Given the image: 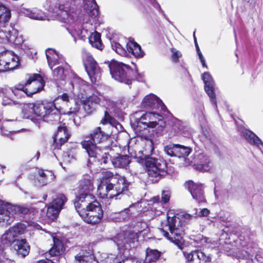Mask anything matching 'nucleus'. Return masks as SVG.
Returning a JSON list of instances; mask_svg holds the SVG:
<instances>
[{"label":"nucleus","mask_w":263,"mask_h":263,"mask_svg":"<svg viewBox=\"0 0 263 263\" xmlns=\"http://www.w3.org/2000/svg\"><path fill=\"white\" fill-rule=\"evenodd\" d=\"M160 252L157 250L147 249L146 251L145 262H155L160 257Z\"/></svg>","instance_id":"a19ab883"},{"label":"nucleus","mask_w":263,"mask_h":263,"mask_svg":"<svg viewBox=\"0 0 263 263\" xmlns=\"http://www.w3.org/2000/svg\"><path fill=\"white\" fill-rule=\"evenodd\" d=\"M92 3L91 7H93L92 9L89 10L87 14H85V18L84 19L85 23L88 24V26L92 29V23L91 21L95 18L99 13L98 6L97 5L95 0H90Z\"/></svg>","instance_id":"7c9ffc66"},{"label":"nucleus","mask_w":263,"mask_h":263,"mask_svg":"<svg viewBox=\"0 0 263 263\" xmlns=\"http://www.w3.org/2000/svg\"><path fill=\"white\" fill-rule=\"evenodd\" d=\"M177 150V144H170L164 147L166 154L170 156H176Z\"/></svg>","instance_id":"603ef678"},{"label":"nucleus","mask_w":263,"mask_h":263,"mask_svg":"<svg viewBox=\"0 0 263 263\" xmlns=\"http://www.w3.org/2000/svg\"><path fill=\"white\" fill-rule=\"evenodd\" d=\"M3 62L7 66L9 71L16 68L20 64L19 58L11 51H6L3 52Z\"/></svg>","instance_id":"a878e982"},{"label":"nucleus","mask_w":263,"mask_h":263,"mask_svg":"<svg viewBox=\"0 0 263 263\" xmlns=\"http://www.w3.org/2000/svg\"><path fill=\"white\" fill-rule=\"evenodd\" d=\"M46 5L49 13L53 17L69 26L67 29L72 36L79 34V31H77L76 28L78 13L74 8L62 4L59 0H47Z\"/></svg>","instance_id":"7ed1b4c3"},{"label":"nucleus","mask_w":263,"mask_h":263,"mask_svg":"<svg viewBox=\"0 0 263 263\" xmlns=\"http://www.w3.org/2000/svg\"><path fill=\"white\" fill-rule=\"evenodd\" d=\"M4 58L3 52L0 53V71H9L7 68V66L5 64V63L3 62V59Z\"/></svg>","instance_id":"4d7b16f0"},{"label":"nucleus","mask_w":263,"mask_h":263,"mask_svg":"<svg viewBox=\"0 0 263 263\" xmlns=\"http://www.w3.org/2000/svg\"><path fill=\"white\" fill-rule=\"evenodd\" d=\"M112 165L115 167L125 168L130 163V160L127 155H118L111 159Z\"/></svg>","instance_id":"72a5a7b5"},{"label":"nucleus","mask_w":263,"mask_h":263,"mask_svg":"<svg viewBox=\"0 0 263 263\" xmlns=\"http://www.w3.org/2000/svg\"><path fill=\"white\" fill-rule=\"evenodd\" d=\"M69 65L67 63L60 65L52 71L53 79L55 81L64 80L69 73Z\"/></svg>","instance_id":"cd10ccee"},{"label":"nucleus","mask_w":263,"mask_h":263,"mask_svg":"<svg viewBox=\"0 0 263 263\" xmlns=\"http://www.w3.org/2000/svg\"><path fill=\"white\" fill-rule=\"evenodd\" d=\"M44 103L25 104L22 106L24 118L33 120L34 116L39 120L47 122V116Z\"/></svg>","instance_id":"9b49d317"},{"label":"nucleus","mask_w":263,"mask_h":263,"mask_svg":"<svg viewBox=\"0 0 263 263\" xmlns=\"http://www.w3.org/2000/svg\"><path fill=\"white\" fill-rule=\"evenodd\" d=\"M209 213L210 211L206 208H204L200 209L198 213L196 212L195 217H205ZM194 217V215L183 212H178L174 210H170L167 213L166 225V227H167L170 231V233L164 230V228L160 229L159 230L167 239L180 247L186 226Z\"/></svg>","instance_id":"f257e3e1"},{"label":"nucleus","mask_w":263,"mask_h":263,"mask_svg":"<svg viewBox=\"0 0 263 263\" xmlns=\"http://www.w3.org/2000/svg\"><path fill=\"white\" fill-rule=\"evenodd\" d=\"M185 185L194 199L199 203L204 201L202 186L201 184L189 181L186 182Z\"/></svg>","instance_id":"5701e85b"},{"label":"nucleus","mask_w":263,"mask_h":263,"mask_svg":"<svg viewBox=\"0 0 263 263\" xmlns=\"http://www.w3.org/2000/svg\"><path fill=\"white\" fill-rule=\"evenodd\" d=\"M69 136L66 126L65 124H63L59 126L58 132L54 138V141L57 144L61 145L67 141Z\"/></svg>","instance_id":"c85d7f7f"},{"label":"nucleus","mask_w":263,"mask_h":263,"mask_svg":"<svg viewBox=\"0 0 263 263\" xmlns=\"http://www.w3.org/2000/svg\"><path fill=\"white\" fill-rule=\"evenodd\" d=\"M194 41H195V45H196V49H197V52H198V54L199 55V53L201 52V51H200L199 46H198V44L197 43L196 38L195 37V32H194Z\"/></svg>","instance_id":"338daca9"},{"label":"nucleus","mask_w":263,"mask_h":263,"mask_svg":"<svg viewBox=\"0 0 263 263\" xmlns=\"http://www.w3.org/2000/svg\"><path fill=\"white\" fill-rule=\"evenodd\" d=\"M44 104L47 110V122L59 121L60 113L76 115L80 109L78 103L66 93L59 96L53 102L44 103Z\"/></svg>","instance_id":"f03ea898"},{"label":"nucleus","mask_w":263,"mask_h":263,"mask_svg":"<svg viewBox=\"0 0 263 263\" xmlns=\"http://www.w3.org/2000/svg\"><path fill=\"white\" fill-rule=\"evenodd\" d=\"M146 169L149 177L156 182L169 173L165 161L151 158L146 160Z\"/></svg>","instance_id":"1a4fd4ad"},{"label":"nucleus","mask_w":263,"mask_h":263,"mask_svg":"<svg viewBox=\"0 0 263 263\" xmlns=\"http://www.w3.org/2000/svg\"><path fill=\"white\" fill-rule=\"evenodd\" d=\"M101 105L104 106L109 111L114 110V109L115 107V103L113 101L108 99L103 100Z\"/></svg>","instance_id":"864d4df0"},{"label":"nucleus","mask_w":263,"mask_h":263,"mask_svg":"<svg viewBox=\"0 0 263 263\" xmlns=\"http://www.w3.org/2000/svg\"><path fill=\"white\" fill-rule=\"evenodd\" d=\"M104 118H105L106 120L108 121L109 122V123H111V120L112 119L111 117L110 116V115L108 114V111H105Z\"/></svg>","instance_id":"680f3d73"},{"label":"nucleus","mask_w":263,"mask_h":263,"mask_svg":"<svg viewBox=\"0 0 263 263\" xmlns=\"http://www.w3.org/2000/svg\"><path fill=\"white\" fill-rule=\"evenodd\" d=\"M172 52L173 53L172 58L173 61L175 62H177L178 61V59L181 56V52L174 48L172 49Z\"/></svg>","instance_id":"13d9d810"},{"label":"nucleus","mask_w":263,"mask_h":263,"mask_svg":"<svg viewBox=\"0 0 263 263\" xmlns=\"http://www.w3.org/2000/svg\"><path fill=\"white\" fill-rule=\"evenodd\" d=\"M191 151V149L189 147L177 144V150L176 157L179 158L186 157L189 155Z\"/></svg>","instance_id":"8fccbe9b"},{"label":"nucleus","mask_w":263,"mask_h":263,"mask_svg":"<svg viewBox=\"0 0 263 263\" xmlns=\"http://www.w3.org/2000/svg\"><path fill=\"white\" fill-rule=\"evenodd\" d=\"M109 135L101 130L100 127H97L90 134L91 140L84 141L82 145L88 155V163L95 161L96 159L99 160L102 154L101 149L96 145L97 143L103 142L108 139Z\"/></svg>","instance_id":"39448f33"},{"label":"nucleus","mask_w":263,"mask_h":263,"mask_svg":"<svg viewBox=\"0 0 263 263\" xmlns=\"http://www.w3.org/2000/svg\"><path fill=\"white\" fill-rule=\"evenodd\" d=\"M53 246L49 250V254L51 256H58L63 252V245L58 238L53 237Z\"/></svg>","instance_id":"c9c22d12"},{"label":"nucleus","mask_w":263,"mask_h":263,"mask_svg":"<svg viewBox=\"0 0 263 263\" xmlns=\"http://www.w3.org/2000/svg\"><path fill=\"white\" fill-rule=\"evenodd\" d=\"M202 79L204 83V89L206 93L210 97L211 102L216 107V101L215 99V95L214 93V83L211 74L208 72H204L202 76Z\"/></svg>","instance_id":"4be33fe9"},{"label":"nucleus","mask_w":263,"mask_h":263,"mask_svg":"<svg viewBox=\"0 0 263 263\" xmlns=\"http://www.w3.org/2000/svg\"><path fill=\"white\" fill-rule=\"evenodd\" d=\"M87 26L83 27V28L81 30V34L82 37H84L86 36V34H88L87 29H85V28H87Z\"/></svg>","instance_id":"0e129e2a"},{"label":"nucleus","mask_w":263,"mask_h":263,"mask_svg":"<svg viewBox=\"0 0 263 263\" xmlns=\"http://www.w3.org/2000/svg\"><path fill=\"white\" fill-rule=\"evenodd\" d=\"M111 159L110 156L106 155L105 157H103L101 159V163H103L104 164H106L108 162V160H110Z\"/></svg>","instance_id":"e2e57ef3"},{"label":"nucleus","mask_w":263,"mask_h":263,"mask_svg":"<svg viewBox=\"0 0 263 263\" xmlns=\"http://www.w3.org/2000/svg\"><path fill=\"white\" fill-rule=\"evenodd\" d=\"M25 87L23 84L20 83L15 86L10 88L8 91H10L13 94L14 99H21L25 96L26 92L25 91Z\"/></svg>","instance_id":"e433bc0d"},{"label":"nucleus","mask_w":263,"mask_h":263,"mask_svg":"<svg viewBox=\"0 0 263 263\" xmlns=\"http://www.w3.org/2000/svg\"><path fill=\"white\" fill-rule=\"evenodd\" d=\"M60 211L61 210L56 206H54L50 204L47 209V216L49 220L53 221L57 219Z\"/></svg>","instance_id":"49530a36"},{"label":"nucleus","mask_w":263,"mask_h":263,"mask_svg":"<svg viewBox=\"0 0 263 263\" xmlns=\"http://www.w3.org/2000/svg\"><path fill=\"white\" fill-rule=\"evenodd\" d=\"M199 58L200 59L201 63H202V66L205 67L206 68H207V66L206 65V64H205V59H204V57H203L201 52L199 53Z\"/></svg>","instance_id":"052dcab7"},{"label":"nucleus","mask_w":263,"mask_h":263,"mask_svg":"<svg viewBox=\"0 0 263 263\" xmlns=\"http://www.w3.org/2000/svg\"><path fill=\"white\" fill-rule=\"evenodd\" d=\"M84 63L91 81L93 83L98 81L101 77V71L93 58L90 55L87 56L84 60Z\"/></svg>","instance_id":"dca6fc26"},{"label":"nucleus","mask_w":263,"mask_h":263,"mask_svg":"<svg viewBox=\"0 0 263 263\" xmlns=\"http://www.w3.org/2000/svg\"><path fill=\"white\" fill-rule=\"evenodd\" d=\"M21 212V208L17 205L6 203L0 207V224H10L15 215Z\"/></svg>","instance_id":"2eb2a0df"},{"label":"nucleus","mask_w":263,"mask_h":263,"mask_svg":"<svg viewBox=\"0 0 263 263\" xmlns=\"http://www.w3.org/2000/svg\"><path fill=\"white\" fill-rule=\"evenodd\" d=\"M183 254L186 263H210L211 261L210 256L198 250L183 252Z\"/></svg>","instance_id":"a211bd4d"},{"label":"nucleus","mask_w":263,"mask_h":263,"mask_svg":"<svg viewBox=\"0 0 263 263\" xmlns=\"http://www.w3.org/2000/svg\"><path fill=\"white\" fill-rule=\"evenodd\" d=\"M94 189L91 177L85 176L80 181L79 196L77 197L74 202L81 203L86 202L91 196L90 192Z\"/></svg>","instance_id":"4468645a"},{"label":"nucleus","mask_w":263,"mask_h":263,"mask_svg":"<svg viewBox=\"0 0 263 263\" xmlns=\"http://www.w3.org/2000/svg\"><path fill=\"white\" fill-rule=\"evenodd\" d=\"M70 84L71 86V87L69 88L70 90L79 95H83L88 87L85 81L75 76H72V80L70 82Z\"/></svg>","instance_id":"bb28decb"},{"label":"nucleus","mask_w":263,"mask_h":263,"mask_svg":"<svg viewBox=\"0 0 263 263\" xmlns=\"http://www.w3.org/2000/svg\"><path fill=\"white\" fill-rule=\"evenodd\" d=\"M11 17L10 10L3 5H0V22L5 23Z\"/></svg>","instance_id":"de8ad7c7"},{"label":"nucleus","mask_w":263,"mask_h":263,"mask_svg":"<svg viewBox=\"0 0 263 263\" xmlns=\"http://www.w3.org/2000/svg\"><path fill=\"white\" fill-rule=\"evenodd\" d=\"M199 162L196 165V168L201 171H208L210 170L212 166L209 158L203 155H199L198 157Z\"/></svg>","instance_id":"f704fd0d"},{"label":"nucleus","mask_w":263,"mask_h":263,"mask_svg":"<svg viewBox=\"0 0 263 263\" xmlns=\"http://www.w3.org/2000/svg\"><path fill=\"white\" fill-rule=\"evenodd\" d=\"M126 45L127 51L131 53L135 57L140 58L144 55V53L141 50V46L135 42L129 41Z\"/></svg>","instance_id":"2f4dec72"},{"label":"nucleus","mask_w":263,"mask_h":263,"mask_svg":"<svg viewBox=\"0 0 263 263\" xmlns=\"http://www.w3.org/2000/svg\"><path fill=\"white\" fill-rule=\"evenodd\" d=\"M108 261H109L110 263H141V261L138 260L136 258L130 257L129 258H125L122 259V261H119L118 257L111 255L110 257H108Z\"/></svg>","instance_id":"c03bdc74"},{"label":"nucleus","mask_w":263,"mask_h":263,"mask_svg":"<svg viewBox=\"0 0 263 263\" xmlns=\"http://www.w3.org/2000/svg\"><path fill=\"white\" fill-rule=\"evenodd\" d=\"M23 37L18 31L12 27H4L0 29V43H10L16 45H21Z\"/></svg>","instance_id":"ddd939ff"},{"label":"nucleus","mask_w":263,"mask_h":263,"mask_svg":"<svg viewBox=\"0 0 263 263\" xmlns=\"http://www.w3.org/2000/svg\"><path fill=\"white\" fill-rule=\"evenodd\" d=\"M171 197V192L170 191H163L161 194V202L165 204L170 201Z\"/></svg>","instance_id":"6e6d98bb"},{"label":"nucleus","mask_w":263,"mask_h":263,"mask_svg":"<svg viewBox=\"0 0 263 263\" xmlns=\"http://www.w3.org/2000/svg\"><path fill=\"white\" fill-rule=\"evenodd\" d=\"M66 200L67 199L65 195L60 194L57 195L56 198L53 200L51 204L56 206L61 210Z\"/></svg>","instance_id":"09e8293b"},{"label":"nucleus","mask_w":263,"mask_h":263,"mask_svg":"<svg viewBox=\"0 0 263 263\" xmlns=\"http://www.w3.org/2000/svg\"><path fill=\"white\" fill-rule=\"evenodd\" d=\"M8 93V90H7L0 89V96L3 97L2 102L3 105H11L12 104H17L19 103L18 101L14 99V98H9L7 97Z\"/></svg>","instance_id":"79ce46f5"},{"label":"nucleus","mask_w":263,"mask_h":263,"mask_svg":"<svg viewBox=\"0 0 263 263\" xmlns=\"http://www.w3.org/2000/svg\"><path fill=\"white\" fill-rule=\"evenodd\" d=\"M146 142H147V145L149 146V148L151 150L153 149V142H152V140L151 139H149L148 138L147 139H146Z\"/></svg>","instance_id":"69168bd1"},{"label":"nucleus","mask_w":263,"mask_h":263,"mask_svg":"<svg viewBox=\"0 0 263 263\" xmlns=\"http://www.w3.org/2000/svg\"><path fill=\"white\" fill-rule=\"evenodd\" d=\"M75 263H91L93 256L90 253H88V255H85L83 252H81L75 256Z\"/></svg>","instance_id":"37998d69"},{"label":"nucleus","mask_w":263,"mask_h":263,"mask_svg":"<svg viewBox=\"0 0 263 263\" xmlns=\"http://www.w3.org/2000/svg\"><path fill=\"white\" fill-rule=\"evenodd\" d=\"M20 12L28 17L40 21L49 20L48 16L42 11L37 9H28L22 7L20 10Z\"/></svg>","instance_id":"393cba45"},{"label":"nucleus","mask_w":263,"mask_h":263,"mask_svg":"<svg viewBox=\"0 0 263 263\" xmlns=\"http://www.w3.org/2000/svg\"><path fill=\"white\" fill-rule=\"evenodd\" d=\"M88 40L92 46L97 49H101L102 42L101 40V35L99 33L97 32H90Z\"/></svg>","instance_id":"ea45409f"},{"label":"nucleus","mask_w":263,"mask_h":263,"mask_svg":"<svg viewBox=\"0 0 263 263\" xmlns=\"http://www.w3.org/2000/svg\"><path fill=\"white\" fill-rule=\"evenodd\" d=\"M88 201L83 203L74 202L75 208L84 221L92 224L97 223L103 217V211L97 201Z\"/></svg>","instance_id":"20e7f679"},{"label":"nucleus","mask_w":263,"mask_h":263,"mask_svg":"<svg viewBox=\"0 0 263 263\" xmlns=\"http://www.w3.org/2000/svg\"><path fill=\"white\" fill-rule=\"evenodd\" d=\"M24 84L26 95L30 96L42 90L45 85L42 77L39 74H27Z\"/></svg>","instance_id":"f8f14e48"},{"label":"nucleus","mask_w":263,"mask_h":263,"mask_svg":"<svg viewBox=\"0 0 263 263\" xmlns=\"http://www.w3.org/2000/svg\"><path fill=\"white\" fill-rule=\"evenodd\" d=\"M15 238V236L11 233L10 229H9L6 233L3 235L2 239L6 240L8 242H13L14 239Z\"/></svg>","instance_id":"5fc2aeb1"},{"label":"nucleus","mask_w":263,"mask_h":263,"mask_svg":"<svg viewBox=\"0 0 263 263\" xmlns=\"http://www.w3.org/2000/svg\"><path fill=\"white\" fill-rule=\"evenodd\" d=\"M236 257L239 260L238 263H253L256 260L261 262L262 257L258 248L256 245L250 243L247 247H243L241 251L236 252Z\"/></svg>","instance_id":"9d476101"},{"label":"nucleus","mask_w":263,"mask_h":263,"mask_svg":"<svg viewBox=\"0 0 263 263\" xmlns=\"http://www.w3.org/2000/svg\"><path fill=\"white\" fill-rule=\"evenodd\" d=\"M242 136L251 144L255 145L261 149L263 147V142L261 140L252 132L244 129L242 132Z\"/></svg>","instance_id":"c756f323"},{"label":"nucleus","mask_w":263,"mask_h":263,"mask_svg":"<svg viewBox=\"0 0 263 263\" xmlns=\"http://www.w3.org/2000/svg\"><path fill=\"white\" fill-rule=\"evenodd\" d=\"M108 123H109V122L106 120L105 118H103L101 121V123L103 125L106 124Z\"/></svg>","instance_id":"774afa93"},{"label":"nucleus","mask_w":263,"mask_h":263,"mask_svg":"<svg viewBox=\"0 0 263 263\" xmlns=\"http://www.w3.org/2000/svg\"><path fill=\"white\" fill-rule=\"evenodd\" d=\"M11 247L16 254L22 258L28 255L30 251V246L25 239L14 240L11 243Z\"/></svg>","instance_id":"412c9836"},{"label":"nucleus","mask_w":263,"mask_h":263,"mask_svg":"<svg viewBox=\"0 0 263 263\" xmlns=\"http://www.w3.org/2000/svg\"><path fill=\"white\" fill-rule=\"evenodd\" d=\"M112 49L118 54L121 56L127 55V49L126 50L120 43L114 40L111 41Z\"/></svg>","instance_id":"a18cd8bd"},{"label":"nucleus","mask_w":263,"mask_h":263,"mask_svg":"<svg viewBox=\"0 0 263 263\" xmlns=\"http://www.w3.org/2000/svg\"><path fill=\"white\" fill-rule=\"evenodd\" d=\"M102 176L103 181L104 184L108 182H116L118 179L123 177L118 174L114 175L110 171H103L101 173Z\"/></svg>","instance_id":"4c0bfd02"},{"label":"nucleus","mask_w":263,"mask_h":263,"mask_svg":"<svg viewBox=\"0 0 263 263\" xmlns=\"http://www.w3.org/2000/svg\"><path fill=\"white\" fill-rule=\"evenodd\" d=\"M133 231H127L122 234H119L117 237L116 243L118 247L120 249H128L130 244L137 241L138 233L147 231L148 229L147 224L145 222H138L134 227Z\"/></svg>","instance_id":"6e6552de"},{"label":"nucleus","mask_w":263,"mask_h":263,"mask_svg":"<svg viewBox=\"0 0 263 263\" xmlns=\"http://www.w3.org/2000/svg\"><path fill=\"white\" fill-rule=\"evenodd\" d=\"M46 55L48 65L52 69L53 67L57 64L64 65L65 60L62 55L59 54L55 50L48 49L46 51Z\"/></svg>","instance_id":"b1692460"},{"label":"nucleus","mask_w":263,"mask_h":263,"mask_svg":"<svg viewBox=\"0 0 263 263\" xmlns=\"http://www.w3.org/2000/svg\"><path fill=\"white\" fill-rule=\"evenodd\" d=\"M109 68L112 77L117 81L129 85L132 80L137 78V69H132L129 66L122 63L112 60L109 63Z\"/></svg>","instance_id":"423d86ee"},{"label":"nucleus","mask_w":263,"mask_h":263,"mask_svg":"<svg viewBox=\"0 0 263 263\" xmlns=\"http://www.w3.org/2000/svg\"><path fill=\"white\" fill-rule=\"evenodd\" d=\"M129 209H125L119 213H115L111 215V219L115 222H121L129 218L130 213Z\"/></svg>","instance_id":"58836bf2"},{"label":"nucleus","mask_w":263,"mask_h":263,"mask_svg":"<svg viewBox=\"0 0 263 263\" xmlns=\"http://www.w3.org/2000/svg\"><path fill=\"white\" fill-rule=\"evenodd\" d=\"M54 178V175L51 172L46 171V172H44L42 170H39L35 179L39 185H44L47 183L49 179L53 180Z\"/></svg>","instance_id":"473e14b6"},{"label":"nucleus","mask_w":263,"mask_h":263,"mask_svg":"<svg viewBox=\"0 0 263 263\" xmlns=\"http://www.w3.org/2000/svg\"><path fill=\"white\" fill-rule=\"evenodd\" d=\"M103 97L98 92L93 93L91 95L87 97L86 99L83 98L81 103L85 111L89 114L91 112L95 107L102 103Z\"/></svg>","instance_id":"6ab92c4d"},{"label":"nucleus","mask_w":263,"mask_h":263,"mask_svg":"<svg viewBox=\"0 0 263 263\" xmlns=\"http://www.w3.org/2000/svg\"><path fill=\"white\" fill-rule=\"evenodd\" d=\"M164 107L162 101L154 94L146 96L141 103V107L145 109H155Z\"/></svg>","instance_id":"aec40b11"},{"label":"nucleus","mask_w":263,"mask_h":263,"mask_svg":"<svg viewBox=\"0 0 263 263\" xmlns=\"http://www.w3.org/2000/svg\"><path fill=\"white\" fill-rule=\"evenodd\" d=\"M128 186V183L125 177L118 180L116 182H108L104 184L102 182L98 187V192L102 198H115L118 199L120 196Z\"/></svg>","instance_id":"0eeeda50"},{"label":"nucleus","mask_w":263,"mask_h":263,"mask_svg":"<svg viewBox=\"0 0 263 263\" xmlns=\"http://www.w3.org/2000/svg\"><path fill=\"white\" fill-rule=\"evenodd\" d=\"M25 227L24 224L22 223H18L10 228L11 233L15 237L23 234L25 231Z\"/></svg>","instance_id":"3c124183"},{"label":"nucleus","mask_w":263,"mask_h":263,"mask_svg":"<svg viewBox=\"0 0 263 263\" xmlns=\"http://www.w3.org/2000/svg\"><path fill=\"white\" fill-rule=\"evenodd\" d=\"M208 239L205 237H203V236L199 235L197 237L195 241L197 242L198 246L201 247L204 245L205 243L207 242Z\"/></svg>","instance_id":"bf43d9fd"},{"label":"nucleus","mask_w":263,"mask_h":263,"mask_svg":"<svg viewBox=\"0 0 263 263\" xmlns=\"http://www.w3.org/2000/svg\"><path fill=\"white\" fill-rule=\"evenodd\" d=\"M162 117L158 114L154 112H146L143 114L138 120L137 128L141 125L144 126V128H154L158 124V121L161 120Z\"/></svg>","instance_id":"f3484780"}]
</instances>
